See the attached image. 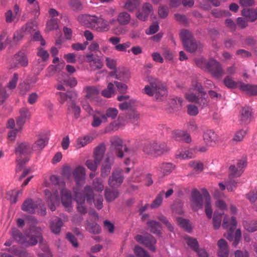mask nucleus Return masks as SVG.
<instances>
[{"label":"nucleus","mask_w":257,"mask_h":257,"mask_svg":"<svg viewBox=\"0 0 257 257\" xmlns=\"http://www.w3.org/2000/svg\"><path fill=\"white\" fill-rule=\"evenodd\" d=\"M41 231L40 227L33 226L30 229V232L25 236L17 229L14 228L12 230V234L18 242L26 246L36 245L38 242L42 245L45 243L43 241Z\"/></svg>","instance_id":"f257e3e1"},{"label":"nucleus","mask_w":257,"mask_h":257,"mask_svg":"<svg viewBox=\"0 0 257 257\" xmlns=\"http://www.w3.org/2000/svg\"><path fill=\"white\" fill-rule=\"evenodd\" d=\"M56 95L59 96V101L61 104L67 101L68 112L72 114L75 119L78 118L80 116L81 109L74 100L77 97V92L73 90L68 91L67 92H59L56 93Z\"/></svg>","instance_id":"f03ea898"},{"label":"nucleus","mask_w":257,"mask_h":257,"mask_svg":"<svg viewBox=\"0 0 257 257\" xmlns=\"http://www.w3.org/2000/svg\"><path fill=\"white\" fill-rule=\"evenodd\" d=\"M149 85H147L144 89L146 94L149 96L155 95L157 99H161L162 97L166 96L167 90L165 86L158 79L151 77L149 79Z\"/></svg>","instance_id":"7ed1b4c3"},{"label":"nucleus","mask_w":257,"mask_h":257,"mask_svg":"<svg viewBox=\"0 0 257 257\" xmlns=\"http://www.w3.org/2000/svg\"><path fill=\"white\" fill-rule=\"evenodd\" d=\"M180 37L185 49L189 52L200 50L203 47L202 43L194 39L192 34L187 30L181 31Z\"/></svg>","instance_id":"20e7f679"},{"label":"nucleus","mask_w":257,"mask_h":257,"mask_svg":"<svg viewBox=\"0 0 257 257\" xmlns=\"http://www.w3.org/2000/svg\"><path fill=\"white\" fill-rule=\"evenodd\" d=\"M200 66L202 69L208 71L213 77L217 78H221L224 73L220 64L214 59H210L207 63Z\"/></svg>","instance_id":"39448f33"},{"label":"nucleus","mask_w":257,"mask_h":257,"mask_svg":"<svg viewBox=\"0 0 257 257\" xmlns=\"http://www.w3.org/2000/svg\"><path fill=\"white\" fill-rule=\"evenodd\" d=\"M92 29L99 32H104L109 30V25L105 20L96 16H90L88 19Z\"/></svg>","instance_id":"423d86ee"},{"label":"nucleus","mask_w":257,"mask_h":257,"mask_svg":"<svg viewBox=\"0 0 257 257\" xmlns=\"http://www.w3.org/2000/svg\"><path fill=\"white\" fill-rule=\"evenodd\" d=\"M122 173L123 171L121 169H116L114 170L108 179V185L114 189L119 187L124 179Z\"/></svg>","instance_id":"0eeeda50"},{"label":"nucleus","mask_w":257,"mask_h":257,"mask_svg":"<svg viewBox=\"0 0 257 257\" xmlns=\"http://www.w3.org/2000/svg\"><path fill=\"white\" fill-rule=\"evenodd\" d=\"M202 197V195L197 189L192 190L190 197V205L194 211H198L202 208L203 204Z\"/></svg>","instance_id":"6e6552de"},{"label":"nucleus","mask_w":257,"mask_h":257,"mask_svg":"<svg viewBox=\"0 0 257 257\" xmlns=\"http://www.w3.org/2000/svg\"><path fill=\"white\" fill-rule=\"evenodd\" d=\"M114 162V156L111 152H108L101 167V176L105 178L109 174Z\"/></svg>","instance_id":"1a4fd4ad"},{"label":"nucleus","mask_w":257,"mask_h":257,"mask_svg":"<svg viewBox=\"0 0 257 257\" xmlns=\"http://www.w3.org/2000/svg\"><path fill=\"white\" fill-rule=\"evenodd\" d=\"M135 238L138 242L144 244L153 251H155L154 244L156 242V240L152 235L147 234L143 236L138 234Z\"/></svg>","instance_id":"9d476101"},{"label":"nucleus","mask_w":257,"mask_h":257,"mask_svg":"<svg viewBox=\"0 0 257 257\" xmlns=\"http://www.w3.org/2000/svg\"><path fill=\"white\" fill-rule=\"evenodd\" d=\"M110 143L111 146L116 151V156L118 158H122L124 155L122 150H124L126 152L127 150L125 146H123L122 140L119 137L114 136L111 138Z\"/></svg>","instance_id":"9b49d317"},{"label":"nucleus","mask_w":257,"mask_h":257,"mask_svg":"<svg viewBox=\"0 0 257 257\" xmlns=\"http://www.w3.org/2000/svg\"><path fill=\"white\" fill-rule=\"evenodd\" d=\"M85 98L90 101H96L99 96L100 90L96 86H86L84 88Z\"/></svg>","instance_id":"f8f14e48"},{"label":"nucleus","mask_w":257,"mask_h":257,"mask_svg":"<svg viewBox=\"0 0 257 257\" xmlns=\"http://www.w3.org/2000/svg\"><path fill=\"white\" fill-rule=\"evenodd\" d=\"M153 12V8L151 4L146 3L142 6L141 10L137 12L136 16L140 20L145 21L149 16Z\"/></svg>","instance_id":"ddd939ff"},{"label":"nucleus","mask_w":257,"mask_h":257,"mask_svg":"<svg viewBox=\"0 0 257 257\" xmlns=\"http://www.w3.org/2000/svg\"><path fill=\"white\" fill-rule=\"evenodd\" d=\"M45 195L47 200L49 208L52 211L56 209L55 204L59 202V193L58 191H55L53 194L49 190L46 189L44 191Z\"/></svg>","instance_id":"4468645a"},{"label":"nucleus","mask_w":257,"mask_h":257,"mask_svg":"<svg viewBox=\"0 0 257 257\" xmlns=\"http://www.w3.org/2000/svg\"><path fill=\"white\" fill-rule=\"evenodd\" d=\"M86 62L89 63L90 67L93 70L101 69L103 67L102 61L97 57H94L93 54H88L86 56Z\"/></svg>","instance_id":"2eb2a0df"},{"label":"nucleus","mask_w":257,"mask_h":257,"mask_svg":"<svg viewBox=\"0 0 257 257\" xmlns=\"http://www.w3.org/2000/svg\"><path fill=\"white\" fill-rule=\"evenodd\" d=\"M61 193L63 205L67 208L68 211H70L72 207V197L70 192L66 189H63L61 190Z\"/></svg>","instance_id":"dca6fc26"},{"label":"nucleus","mask_w":257,"mask_h":257,"mask_svg":"<svg viewBox=\"0 0 257 257\" xmlns=\"http://www.w3.org/2000/svg\"><path fill=\"white\" fill-rule=\"evenodd\" d=\"M33 152L32 146L29 143L24 142L18 143L15 152L17 155L30 154Z\"/></svg>","instance_id":"f3484780"},{"label":"nucleus","mask_w":257,"mask_h":257,"mask_svg":"<svg viewBox=\"0 0 257 257\" xmlns=\"http://www.w3.org/2000/svg\"><path fill=\"white\" fill-rule=\"evenodd\" d=\"M19 112L20 116L17 118V124L19 126L20 129H21L26 120L30 118L31 114L28 108L26 107L21 108Z\"/></svg>","instance_id":"a211bd4d"},{"label":"nucleus","mask_w":257,"mask_h":257,"mask_svg":"<svg viewBox=\"0 0 257 257\" xmlns=\"http://www.w3.org/2000/svg\"><path fill=\"white\" fill-rule=\"evenodd\" d=\"M202 192L205 199V212L208 218L210 219L213 212L210 203V197L206 189H202Z\"/></svg>","instance_id":"6ab92c4d"},{"label":"nucleus","mask_w":257,"mask_h":257,"mask_svg":"<svg viewBox=\"0 0 257 257\" xmlns=\"http://www.w3.org/2000/svg\"><path fill=\"white\" fill-rule=\"evenodd\" d=\"M218 251L217 255L219 257H228L229 248L226 240L223 238L219 239L217 242Z\"/></svg>","instance_id":"aec40b11"},{"label":"nucleus","mask_w":257,"mask_h":257,"mask_svg":"<svg viewBox=\"0 0 257 257\" xmlns=\"http://www.w3.org/2000/svg\"><path fill=\"white\" fill-rule=\"evenodd\" d=\"M236 224L237 222L234 216L229 218L227 215H225L223 220L222 226L223 228L228 229L229 231L233 232L236 228Z\"/></svg>","instance_id":"412c9836"},{"label":"nucleus","mask_w":257,"mask_h":257,"mask_svg":"<svg viewBox=\"0 0 257 257\" xmlns=\"http://www.w3.org/2000/svg\"><path fill=\"white\" fill-rule=\"evenodd\" d=\"M63 223L61 218L55 217L50 222V228L51 231L55 234H59Z\"/></svg>","instance_id":"4be33fe9"},{"label":"nucleus","mask_w":257,"mask_h":257,"mask_svg":"<svg viewBox=\"0 0 257 257\" xmlns=\"http://www.w3.org/2000/svg\"><path fill=\"white\" fill-rule=\"evenodd\" d=\"M75 199L77 203V211L82 214H85L87 212V210L84 205L85 197L80 193H77Z\"/></svg>","instance_id":"5701e85b"},{"label":"nucleus","mask_w":257,"mask_h":257,"mask_svg":"<svg viewBox=\"0 0 257 257\" xmlns=\"http://www.w3.org/2000/svg\"><path fill=\"white\" fill-rule=\"evenodd\" d=\"M203 139L207 145L212 146L216 143L217 137L213 131L207 130L203 134Z\"/></svg>","instance_id":"b1692460"},{"label":"nucleus","mask_w":257,"mask_h":257,"mask_svg":"<svg viewBox=\"0 0 257 257\" xmlns=\"http://www.w3.org/2000/svg\"><path fill=\"white\" fill-rule=\"evenodd\" d=\"M73 175L77 184L81 182L83 183L85 175V168L82 166H77L74 169Z\"/></svg>","instance_id":"393cba45"},{"label":"nucleus","mask_w":257,"mask_h":257,"mask_svg":"<svg viewBox=\"0 0 257 257\" xmlns=\"http://www.w3.org/2000/svg\"><path fill=\"white\" fill-rule=\"evenodd\" d=\"M15 60L17 65L20 66H26L28 64V59L26 53L20 51L15 55Z\"/></svg>","instance_id":"a878e982"},{"label":"nucleus","mask_w":257,"mask_h":257,"mask_svg":"<svg viewBox=\"0 0 257 257\" xmlns=\"http://www.w3.org/2000/svg\"><path fill=\"white\" fill-rule=\"evenodd\" d=\"M118 110L114 107H109L107 108L105 114H101V118L103 120V122L107 121V118H110L111 119H114L117 116Z\"/></svg>","instance_id":"bb28decb"},{"label":"nucleus","mask_w":257,"mask_h":257,"mask_svg":"<svg viewBox=\"0 0 257 257\" xmlns=\"http://www.w3.org/2000/svg\"><path fill=\"white\" fill-rule=\"evenodd\" d=\"M38 205L32 199L25 200L22 205V209L24 211L30 213H34Z\"/></svg>","instance_id":"cd10ccee"},{"label":"nucleus","mask_w":257,"mask_h":257,"mask_svg":"<svg viewBox=\"0 0 257 257\" xmlns=\"http://www.w3.org/2000/svg\"><path fill=\"white\" fill-rule=\"evenodd\" d=\"M105 151V147L104 145H100L96 147L95 149L93 154V158L97 163H100L101 161Z\"/></svg>","instance_id":"c85d7f7f"},{"label":"nucleus","mask_w":257,"mask_h":257,"mask_svg":"<svg viewBox=\"0 0 257 257\" xmlns=\"http://www.w3.org/2000/svg\"><path fill=\"white\" fill-rule=\"evenodd\" d=\"M148 230L153 233L159 234L160 233V229L161 228V224L153 220H149L147 222Z\"/></svg>","instance_id":"c756f323"},{"label":"nucleus","mask_w":257,"mask_h":257,"mask_svg":"<svg viewBox=\"0 0 257 257\" xmlns=\"http://www.w3.org/2000/svg\"><path fill=\"white\" fill-rule=\"evenodd\" d=\"M118 195L119 192L117 189L111 190L107 188L105 189V198L108 202L113 201L118 196Z\"/></svg>","instance_id":"7c9ffc66"},{"label":"nucleus","mask_w":257,"mask_h":257,"mask_svg":"<svg viewBox=\"0 0 257 257\" xmlns=\"http://www.w3.org/2000/svg\"><path fill=\"white\" fill-rule=\"evenodd\" d=\"M156 156H160L168 152L169 148L165 143H157L155 142Z\"/></svg>","instance_id":"2f4dec72"},{"label":"nucleus","mask_w":257,"mask_h":257,"mask_svg":"<svg viewBox=\"0 0 257 257\" xmlns=\"http://www.w3.org/2000/svg\"><path fill=\"white\" fill-rule=\"evenodd\" d=\"M194 152L192 149L178 151L176 154V157L180 160L191 158L194 156Z\"/></svg>","instance_id":"473e14b6"},{"label":"nucleus","mask_w":257,"mask_h":257,"mask_svg":"<svg viewBox=\"0 0 257 257\" xmlns=\"http://www.w3.org/2000/svg\"><path fill=\"white\" fill-rule=\"evenodd\" d=\"M239 88L241 90L246 92L250 95H257V85H251L249 84H245L244 83H241L239 86Z\"/></svg>","instance_id":"72a5a7b5"},{"label":"nucleus","mask_w":257,"mask_h":257,"mask_svg":"<svg viewBox=\"0 0 257 257\" xmlns=\"http://www.w3.org/2000/svg\"><path fill=\"white\" fill-rule=\"evenodd\" d=\"M131 18V16L128 13L123 12L118 14L117 21L120 25H125L130 23Z\"/></svg>","instance_id":"f704fd0d"},{"label":"nucleus","mask_w":257,"mask_h":257,"mask_svg":"<svg viewBox=\"0 0 257 257\" xmlns=\"http://www.w3.org/2000/svg\"><path fill=\"white\" fill-rule=\"evenodd\" d=\"M143 151L146 154L156 156L155 142L145 143L143 147Z\"/></svg>","instance_id":"c9c22d12"},{"label":"nucleus","mask_w":257,"mask_h":257,"mask_svg":"<svg viewBox=\"0 0 257 257\" xmlns=\"http://www.w3.org/2000/svg\"><path fill=\"white\" fill-rule=\"evenodd\" d=\"M251 109L249 107L242 108L240 114V120L243 123H248L251 118Z\"/></svg>","instance_id":"e433bc0d"},{"label":"nucleus","mask_w":257,"mask_h":257,"mask_svg":"<svg viewBox=\"0 0 257 257\" xmlns=\"http://www.w3.org/2000/svg\"><path fill=\"white\" fill-rule=\"evenodd\" d=\"M241 14L243 17L251 22H253L257 19V13L253 10L244 9L242 11Z\"/></svg>","instance_id":"4c0bfd02"},{"label":"nucleus","mask_w":257,"mask_h":257,"mask_svg":"<svg viewBox=\"0 0 257 257\" xmlns=\"http://www.w3.org/2000/svg\"><path fill=\"white\" fill-rule=\"evenodd\" d=\"M223 83L229 88H234L237 87H239L240 84L242 83L241 82H235L232 79V77L227 76L223 80Z\"/></svg>","instance_id":"58836bf2"},{"label":"nucleus","mask_w":257,"mask_h":257,"mask_svg":"<svg viewBox=\"0 0 257 257\" xmlns=\"http://www.w3.org/2000/svg\"><path fill=\"white\" fill-rule=\"evenodd\" d=\"M87 230L93 234H98L101 231V228L96 223H91L87 221L85 225Z\"/></svg>","instance_id":"ea45409f"},{"label":"nucleus","mask_w":257,"mask_h":257,"mask_svg":"<svg viewBox=\"0 0 257 257\" xmlns=\"http://www.w3.org/2000/svg\"><path fill=\"white\" fill-rule=\"evenodd\" d=\"M164 194L165 192L164 191L160 192L150 205V207L151 208H157L159 207L162 203Z\"/></svg>","instance_id":"a19ab883"},{"label":"nucleus","mask_w":257,"mask_h":257,"mask_svg":"<svg viewBox=\"0 0 257 257\" xmlns=\"http://www.w3.org/2000/svg\"><path fill=\"white\" fill-rule=\"evenodd\" d=\"M174 166L171 163H164L160 165L159 170L164 175H168L172 172Z\"/></svg>","instance_id":"79ce46f5"},{"label":"nucleus","mask_w":257,"mask_h":257,"mask_svg":"<svg viewBox=\"0 0 257 257\" xmlns=\"http://www.w3.org/2000/svg\"><path fill=\"white\" fill-rule=\"evenodd\" d=\"M140 4L139 0H128L125 3L124 9L130 12H132L140 5Z\"/></svg>","instance_id":"37998d69"},{"label":"nucleus","mask_w":257,"mask_h":257,"mask_svg":"<svg viewBox=\"0 0 257 257\" xmlns=\"http://www.w3.org/2000/svg\"><path fill=\"white\" fill-rule=\"evenodd\" d=\"M102 114L99 111H96L93 115V120L91 122V125L93 127H98L100 126L103 120L101 118V115Z\"/></svg>","instance_id":"c03bdc74"},{"label":"nucleus","mask_w":257,"mask_h":257,"mask_svg":"<svg viewBox=\"0 0 257 257\" xmlns=\"http://www.w3.org/2000/svg\"><path fill=\"white\" fill-rule=\"evenodd\" d=\"M46 141L44 139H39L32 145L33 151L40 152L46 146Z\"/></svg>","instance_id":"a18cd8bd"},{"label":"nucleus","mask_w":257,"mask_h":257,"mask_svg":"<svg viewBox=\"0 0 257 257\" xmlns=\"http://www.w3.org/2000/svg\"><path fill=\"white\" fill-rule=\"evenodd\" d=\"M223 213L215 212L213 216V225L215 229H218L221 225L222 216Z\"/></svg>","instance_id":"49530a36"},{"label":"nucleus","mask_w":257,"mask_h":257,"mask_svg":"<svg viewBox=\"0 0 257 257\" xmlns=\"http://www.w3.org/2000/svg\"><path fill=\"white\" fill-rule=\"evenodd\" d=\"M91 141V138L89 137L85 136L79 138L76 141V147L77 149H80L89 143Z\"/></svg>","instance_id":"de8ad7c7"},{"label":"nucleus","mask_w":257,"mask_h":257,"mask_svg":"<svg viewBox=\"0 0 257 257\" xmlns=\"http://www.w3.org/2000/svg\"><path fill=\"white\" fill-rule=\"evenodd\" d=\"M68 5L74 11H79L83 8L82 5L79 0H70Z\"/></svg>","instance_id":"09e8293b"},{"label":"nucleus","mask_w":257,"mask_h":257,"mask_svg":"<svg viewBox=\"0 0 257 257\" xmlns=\"http://www.w3.org/2000/svg\"><path fill=\"white\" fill-rule=\"evenodd\" d=\"M177 222L178 225L186 230L190 231L191 230V225L188 220L179 217L177 218Z\"/></svg>","instance_id":"8fccbe9b"},{"label":"nucleus","mask_w":257,"mask_h":257,"mask_svg":"<svg viewBox=\"0 0 257 257\" xmlns=\"http://www.w3.org/2000/svg\"><path fill=\"white\" fill-rule=\"evenodd\" d=\"M114 93L113 84L110 82L108 84L107 88L102 91V95L107 98H110Z\"/></svg>","instance_id":"3c124183"},{"label":"nucleus","mask_w":257,"mask_h":257,"mask_svg":"<svg viewBox=\"0 0 257 257\" xmlns=\"http://www.w3.org/2000/svg\"><path fill=\"white\" fill-rule=\"evenodd\" d=\"M245 229L249 232H253L257 230V221H245L243 223Z\"/></svg>","instance_id":"603ef678"},{"label":"nucleus","mask_w":257,"mask_h":257,"mask_svg":"<svg viewBox=\"0 0 257 257\" xmlns=\"http://www.w3.org/2000/svg\"><path fill=\"white\" fill-rule=\"evenodd\" d=\"M84 193L87 198V201L89 203H92L94 199V193L91 187L89 186L85 187Z\"/></svg>","instance_id":"864d4df0"},{"label":"nucleus","mask_w":257,"mask_h":257,"mask_svg":"<svg viewBox=\"0 0 257 257\" xmlns=\"http://www.w3.org/2000/svg\"><path fill=\"white\" fill-rule=\"evenodd\" d=\"M92 187L95 191L99 192H101L104 189L102 181L98 178L93 181Z\"/></svg>","instance_id":"5fc2aeb1"},{"label":"nucleus","mask_w":257,"mask_h":257,"mask_svg":"<svg viewBox=\"0 0 257 257\" xmlns=\"http://www.w3.org/2000/svg\"><path fill=\"white\" fill-rule=\"evenodd\" d=\"M58 28V20L57 19H51L47 23L46 30L51 31L56 30Z\"/></svg>","instance_id":"6e6d98bb"},{"label":"nucleus","mask_w":257,"mask_h":257,"mask_svg":"<svg viewBox=\"0 0 257 257\" xmlns=\"http://www.w3.org/2000/svg\"><path fill=\"white\" fill-rule=\"evenodd\" d=\"M18 80V75L17 74L15 73L6 86L7 88L10 91H12L16 87Z\"/></svg>","instance_id":"4d7b16f0"},{"label":"nucleus","mask_w":257,"mask_h":257,"mask_svg":"<svg viewBox=\"0 0 257 257\" xmlns=\"http://www.w3.org/2000/svg\"><path fill=\"white\" fill-rule=\"evenodd\" d=\"M229 177L234 178L240 176L242 173V171H240L238 169V168L236 167L235 165H231L229 168Z\"/></svg>","instance_id":"13d9d810"},{"label":"nucleus","mask_w":257,"mask_h":257,"mask_svg":"<svg viewBox=\"0 0 257 257\" xmlns=\"http://www.w3.org/2000/svg\"><path fill=\"white\" fill-rule=\"evenodd\" d=\"M134 251L137 257H151L147 251L138 245L135 247Z\"/></svg>","instance_id":"bf43d9fd"},{"label":"nucleus","mask_w":257,"mask_h":257,"mask_svg":"<svg viewBox=\"0 0 257 257\" xmlns=\"http://www.w3.org/2000/svg\"><path fill=\"white\" fill-rule=\"evenodd\" d=\"M187 244L195 251H197L198 249V244L197 240L194 238L186 237L185 238Z\"/></svg>","instance_id":"052dcab7"},{"label":"nucleus","mask_w":257,"mask_h":257,"mask_svg":"<svg viewBox=\"0 0 257 257\" xmlns=\"http://www.w3.org/2000/svg\"><path fill=\"white\" fill-rule=\"evenodd\" d=\"M9 90L7 91L5 87L0 85V104H2L9 97Z\"/></svg>","instance_id":"680f3d73"},{"label":"nucleus","mask_w":257,"mask_h":257,"mask_svg":"<svg viewBox=\"0 0 257 257\" xmlns=\"http://www.w3.org/2000/svg\"><path fill=\"white\" fill-rule=\"evenodd\" d=\"M246 134V131L241 129L237 131L233 138V140L235 142H240L243 140Z\"/></svg>","instance_id":"e2e57ef3"},{"label":"nucleus","mask_w":257,"mask_h":257,"mask_svg":"<svg viewBox=\"0 0 257 257\" xmlns=\"http://www.w3.org/2000/svg\"><path fill=\"white\" fill-rule=\"evenodd\" d=\"M18 193L19 191L16 190H12L7 193V197L10 200L11 203H16Z\"/></svg>","instance_id":"0e129e2a"},{"label":"nucleus","mask_w":257,"mask_h":257,"mask_svg":"<svg viewBox=\"0 0 257 257\" xmlns=\"http://www.w3.org/2000/svg\"><path fill=\"white\" fill-rule=\"evenodd\" d=\"M157 218L161 221L163 223L166 225V227L168 228V230L170 231H173L174 229L173 226L172 224L169 222L167 218L163 215H160L157 217Z\"/></svg>","instance_id":"69168bd1"},{"label":"nucleus","mask_w":257,"mask_h":257,"mask_svg":"<svg viewBox=\"0 0 257 257\" xmlns=\"http://www.w3.org/2000/svg\"><path fill=\"white\" fill-rule=\"evenodd\" d=\"M189 165L194 170L198 172H201L203 169V164L200 162L192 161L189 163Z\"/></svg>","instance_id":"338daca9"},{"label":"nucleus","mask_w":257,"mask_h":257,"mask_svg":"<svg viewBox=\"0 0 257 257\" xmlns=\"http://www.w3.org/2000/svg\"><path fill=\"white\" fill-rule=\"evenodd\" d=\"M246 197L250 203H253L255 202L257 199V190L253 189L251 190L246 194Z\"/></svg>","instance_id":"774afa93"}]
</instances>
